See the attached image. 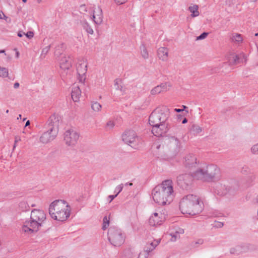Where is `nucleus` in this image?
Masks as SVG:
<instances>
[{
  "label": "nucleus",
  "instance_id": "obj_46",
  "mask_svg": "<svg viewBox=\"0 0 258 258\" xmlns=\"http://www.w3.org/2000/svg\"><path fill=\"white\" fill-rule=\"evenodd\" d=\"M127 1V0H114V2L117 5H120L125 3Z\"/></svg>",
  "mask_w": 258,
  "mask_h": 258
},
{
  "label": "nucleus",
  "instance_id": "obj_55",
  "mask_svg": "<svg viewBox=\"0 0 258 258\" xmlns=\"http://www.w3.org/2000/svg\"><path fill=\"white\" fill-rule=\"evenodd\" d=\"M187 122V119L186 118H184L182 120V123L183 124H184V123H186Z\"/></svg>",
  "mask_w": 258,
  "mask_h": 258
},
{
  "label": "nucleus",
  "instance_id": "obj_13",
  "mask_svg": "<svg viewBox=\"0 0 258 258\" xmlns=\"http://www.w3.org/2000/svg\"><path fill=\"white\" fill-rule=\"evenodd\" d=\"M152 126V133L157 137L164 136L168 131V123H163Z\"/></svg>",
  "mask_w": 258,
  "mask_h": 258
},
{
  "label": "nucleus",
  "instance_id": "obj_41",
  "mask_svg": "<svg viewBox=\"0 0 258 258\" xmlns=\"http://www.w3.org/2000/svg\"><path fill=\"white\" fill-rule=\"evenodd\" d=\"M208 35V33L204 32L202 33L200 36H198L197 38V40H202L207 37Z\"/></svg>",
  "mask_w": 258,
  "mask_h": 258
},
{
  "label": "nucleus",
  "instance_id": "obj_39",
  "mask_svg": "<svg viewBox=\"0 0 258 258\" xmlns=\"http://www.w3.org/2000/svg\"><path fill=\"white\" fill-rule=\"evenodd\" d=\"M233 40L237 42H241L242 40V37L240 34H236L233 37Z\"/></svg>",
  "mask_w": 258,
  "mask_h": 258
},
{
  "label": "nucleus",
  "instance_id": "obj_61",
  "mask_svg": "<svg viewBox=\"0 0 258 258\" xmlns=\"http://www.w3.org/2000/svg\"><path fill=\"white\" fill-rule=\"evenodd\" d=\"M5 51L4 50H0V53H5Z\"/></svg>",
  "mask_w": 258,
  "mask_h": 258
},
{
  "label": "nucleus",
  "instance_id": "obj_47",
  "mask_svg": "<svg viewBox=\"0 0 258 258\" xmlns=\"http://www.w3.org/2000/svg\"><path fill=\"white\" fill-rule=\"evenodd\" d=\"M80 11L84 12H86L87 11L86 6L85 5H82L80 6Z\"/></svg>",
  "mask_w": 258,
  "mask_h": 258
},
{
  "label": "nucleus",
  "instance_id": "obj_31",
  "mask_svg": "<svg viewBox=\"0 0 258 258\" xmlns=\"http://www.w3.org/2000/svg\"><path fill=\"white\" fill-rule=\"evenodd\" d=\"M190 131L195 134H199L202 132V128L198 125L193 124L190 129Z\"/></svg>",
  "mask_w": 258,
  "mask_h": 258
},
{
  "label": "nucleus",
  "instance_id": "obj_14",
  "mask_svg": "<svg viewBox=\"0 0 258 258\" xmlns=\"http://www.w3.org/2000/svg\"><path fill=\"white\" fill-rule=\"evenodd\" d=\"M47 130L44 132L40 136L39 141L42 144H47L53 140L56 137L58 133L50 130L46 129Z\"/></svg>",
  "mask_w": 258,
  "mask_h": 258
},
{
  "label": "nucleus",
  "instance_id": "obj_2",
  "mask_svg": "<svg viewBox=\"0 0 258 258\" xmlns=\"http://www.w3.org/2000/svg\"><path fill=\"white\" fill-rule=\"evenodd\" d=\"M204 204L196 195H187L183 197L179 203V209L183 214L195 215L203 210Z\"/></svg>",
  "mask_w": 258,
  "mask_h": 258
},
{
  "label": "nucleus",
  "instance_id": "obj_9",
  "mask_svg": "<svg viewBox=\"0 0 258 258\" xmlns=\"http://www.w3.org/2000/svg\"><path fill=\"white\" fill-rule=\"evenodd\" d=\"M206 181H212L219 174V168L214 164H204Z\"/></svg>",
  "mask_w": 258,
  "mask_h": 258
},
{
  "label": "nucleus",
  "instance_id": "obj_60",
  "mask_svg": "<svg viewBox=\"0 0 258 258\" xmlns=\"http://www.w3.org/2000/svg\"><path fill=\"white\" fill-rule=\"evenodd\" d=\"M255 201L256 203H258V195L255 198Z\"/></svg>",
  "mask_w": 258,
  "mask_h": 258
},
{
  "label": "nucleus",
  "instance_id": "obj_16",
  "mask_svg": "<svg viewBox=\"0 0 258 258\" xmlns=\"http://www.w3.org/2000/svg\"><path fill=\"white\" fill-rule=\"evenodd\" d=\"M197 159L195 155L189 154L185 156L184 161L185 167L191 170L195 168L197 165Z\"/></svg>",
  "mask_w": 258,
  "mask_h": 258
},
{
  "label": "nucleus",
  "instance_id": "obj_30",
  "mask_svg": "<svg viewBox=\"0 0 258 258\" xmlns=\"http://www.w3.org/2000/svg\"><path fill=\"white\" fill-rule=\"evenodd\" d=\"M19 207L20 209L22 211H27L29 210L30 207L27 202L26 201H21L20 202L19 204Z\"/></svg>",
  "mask_w": 258,
  "mask_h": 258
},
{
  "label": "nucleus",
  "instance_id": "obj_21",
  "mask_svg": "<svg viewBox=\"0 0 258 258\" xmlns=\"http://www.w3.org/2000/svg\"><path fill=\"white\" fill-rule=\"evenodd\" d=\"M167 90V83H163L153 88L150 93L151 95H155L161 92H166Z\"/></svg>",
  "mask_w": 258,
  "mask_h": 258
},
{
  "label": "nucleus",
  "instance_id": "obj_29",
  "mask_svg": "<svg viewBox=\"0 0 258 258\" xmlns=\"http://www.w3.org/2000/svg\"><path fill=\"white\" fill-rule=\"evenodd\" d=\"M189 11L192 13L191 16L192 17H197L199 15L200 13L198 11V6L197 5H194L188 8Z\"/></svg>",
  "mask_w": 258,
  "mask_h": 258
},
{
  "label": "nucleus",
  "instance_id": "obj_7",
  "mask_svg": "<svg viewBox=\"0 0 258 258\" xmlns=\"http://www.w3.org/2000/svg\"><path fill=\"white\" fill-rule=\"evenodd\" d=\"M79 137L80 135L76 131L69 129L64 134V141L67 145L73 147L77 144Z\"/></svg>",
  "mask_w": 258,
  "mask_h": 258
},
{
  "label": "nucleus",
  "instance_id": "obj_17",
  "mask_svg": "<svg viewBox=\"0 0 258 258\" xmlns=\"http://www.w3.org/2000/svg\"><path fill=\"white\" fill-rule=\"evenodd\" d=\"M167 144L169 149L175 153L178 152L181 148L179 140L174 137L168 138Z\"/></svg>",
  "mask_w": 258,
  "mask_h": 258
},
{
  "label": "nucleus",
  "instance_id": "obj_25",
  "mask_svg": "<svg viewBox=\"0 0 258 258\" xmlns=\"http://www.w3.org/2000/svg\"><path fill=\"white\" fill-rule=\"evenodd\" d=\"M114 82L116 90H119L123 93L125 92V90L122 85V82L121 79H116L114 81Z\"/></svg>",
  "mask_w": 258,
  "mask_h": 258
},
{
  "label": "nucleus",
  "instance_id": "obj_36",
  "mask_svg": "<svg viewBox=\"0 0 258 258\" xmlns=\"http://www.w3.org/2000/svg\"><path fill=\"white\" fill-rule=\"evenodd\" d=\"M251 152L253 154L258 155V143L253 145L251 148Z\"/></svg>",
  "mask_w": 258,
  "mask_h": 258
},
{
  "label": "nucleus",
  "instance_id": "obj_58",
  "mask_svg": "<svg viewBox=\"0 0 258 258\" xmlns=\"http://www.w3.org/2000/svg\"><path fill=\"white\" fill-rule=\"evenodd\" d=\"M125 186H127V185L132 186L133 183L132 182H127L125 184Z\"/></svg>",
  "mask_w": 258,
  "mask_h": 258
},
{
  "label": "nucleus",
  "instance_id": "obj_52",
  "mask_svg": "<svg viewBox=\"0 0 258 258\" xmlns=\"http://www.w3.org/2000/svg\"><path fill=\"white\" fill-rule=\"evenodd\" d=\"M223 226V223H221V222H218V224L216 225L217 227H222Z\"/></svg>",
  "mask_w": 258,
  "mask_h": 258
},
{
  "label": "nucleus",
  "instance_id": "obj_15",
  "mask_svg": "<svg viewBox=\"0 0 258 258\" xmlns=\"http://www.w3.org/2000/svg\"><path fill=\"white\" fill-rule=\"evenodd\" d=\"M215 192L220 196L232 195L235 193L234 190L231 187L221 183H218L216 186Z\"/></svg>",
  "mask_w": 258,
  "mask_h": 258
},
{
  "label": "nucleus",
  "instance_id": "obj_11",
  "mask_svg": "<svg viewBox=\"0 0 258 258\" xmlns=\"http://www.w3.org/2000/svg\"><path fill=\"white\" fill-rule=\"evenodd\" d=\"M59 122V117L57 115L53 114L47 120L45 124V128L58 133Z\"/></svg>",
  "mask_w": 258,
  "mask_h": 258
},
{
  "label": "nucleus",
  "instance_id": "obj_1",
  "mask_svg": "<svg viewBox=\"0 0 258 258\" xmlns=\"http://www.w3.org/2000/svg\"><path fill=\"white\" fill-rule=\"evenodd\" d=\"M152 195L155 202L159 205L169 204L174 197L172 180H166L156 186L153 189Z\"/></svg>",
  "mask_w": 258,
  "mask_h": 258
},
{
  "label": "nucleus",
  "instance_id": "obj_38",
  "mask_svg": "<svg viewBox=\"0 0 258 258\" xmlns=\"http://www.w3.org/2000/svg\"><path fill=\"white\" fill-rule=\"evenodd\" d=\"M123 187V184H120L117 186L115 189L114 192H116V195L117 196L120 192L121 191Z\"/></svg>",
  "mask_w": 258,
  "mask_h": 258
},
{
  "label": "nucleus",
  "instance_id": "obj_28",
  "mask_svg": "<svg viewBox=\"0 0 258 258\" xmlns=\"http://www.w3.org/2000/svg\"><path fill=\"white\" fill-rule=\"evenodd\" d=\"M156 247V245H154V242H151L149 244H147L144 248L143 251L146 252L149 255L150 252L152 251Z\"/></svg>",
  "mask_w": 258,
  "mask_h": 258
},
{
  "label": "nucleus",
  "instance_id": "obj_49",
  "mask_svg": "<svg viewBox=\"0 0 258 258\" xmlns=\"http://www.w3.org/2000/svg\"><path fill=\"white\" fill-rule=\"evenodd\" d=\"M25 33L22 31L19 32L18 33V36L20 37H22Z\"/></svg>",
  "mask_w": 258,
  "mask_h": 258
},
{
  "label": "nucleus",
  "instance_id": "obj_23",
  "mask_svg": "<svg viewBox=\"0 0 258 258\" xmlns=\"http://www.w3.org/2000/svg\"><path fill=\"white\" fill-rule=\"evenodd\" d=\"M72 98L75 102L79 101L80 97L81 95V91L80 87L78 86H74L72 90Z\"/></svg>",
  "mask_w": 258,
  "mask_h": 258
},
{
  "label": "nucleus",
  "instance_id": "obj_50",
  "mask_svg": "<svg viewBox=\"0 0 258 258\" xmlns=\"http://www.w3.org/2000/svg\"><path fill=\"white\" fill-rule=\"evenodd\" d=\"M176 232L179 235L180 234H183L184 233V230L182 229H180L179 231Z\"/></svg>",
  "mask_w": 258,
  "mask_h": 258
},
{
  "label": "nucleus",
  "instance_id": "obj_37",
  "mask_svg": "<svg viewBox=\"0 0 258 258\" xmlns=\"http://www.w3.org/2000/svg\"><path fill=\"white\" fill-rule=\"evenodd\" d=\"M50 48V45L47 46L45 48H44L42 50L41 56H43L44 57H45V55L49 51Z\"/></svg>",
  "mask_w": 258,
  "mask_h": 258
},
{
  "label": "nucleus",
  "instance_id": "obj_20",
  "mask_svg": "<svg viewBox=\"0 0 258 258\" xmlns=\"http://www.w3.org/2000/svg\"><path fill=\"white\" fill-rule=\"evenodd\" d=\"M103 13L102 9L98 7L94 10L93 20L96 25H100L103 21Z\"/></svg>",
  "mask_w": 258,
  "mask_h": 258
},
{
  "label": "nucleus",
  "instance_id": "obj_26",
  "mask_svg": "<svg viewBox=\"0 0 258 258\" xmlns=\"http://www.w3.org/2000/svg\"><path fill=\"white\" fill-rule=\"evenodd\" d=\"M81 25L85 31L90 34H93L94 31L88 23L86 20H83L81 21Z\"/></svg>",
  "mask_w": 258,
  "mask_h": 258
},
{
  "label": "nucleus",
  "instance_id": "obj_40",
  "mask_svg": "<svg viewBox=\"0 0 258 258\" xmlns=\"http://www.w3.org/2000/svg\"><path fill=\"white\" fill-rule=\"evenodd\" d=\"M170 235L172 237L171 240L173 241H176L177 239H179L180 238V236L176 232L174 233H171Z\"/></svg>",
  "mask_w": 258,
  "mask_h": 258
},
{
  "label": "nucleus",
  "instance_id": "obj_45",
  "mask_svg": "<svg viewBox=\"0 0 258 258\" xmlns=\"http://www.w3.org/2000/svg\"><path fill=\"white\" fill-rule=\"evenodd\" d=\"M25 35L29 39H31L33 37L34 33L32 31H29L27 33H25Z\"/></svg>",
  "mask_w": 258,
  "mask_h": 258
},
{
  "label": "nucleus",
  "instance_id": "obj_3",
  "mask_svg": "<svg viewBox=\"0 0 258 258\" xmlns=\"http://www.w3.org/2000/svg\"><path fill=\"white\" fill-rule=\"evenodd\" d=\"M48 211L51 218L63 222L66 221L70 217L71 207L66 201L58 200L50 204Z\"/></svg>",
  "mask_w": 258,
  "mask_h": 258
},
{
  "label": "nucleus",
  "instance_id": "obj_44",
  "mask_svg": "<svg viewBox=\"0 0 258 258\" xmlns=\"http://www.w3.org/2000/svg\"><path fill=\"white\" fill-rule=\"evenodd\" d=\"M204 242V240L202 239H199L198 241L192 242V245L194 246H196L197 244H202Z\"/></svg>",
  "mask_w": 258,
  "mask_h": 258
},
{
  "label": "nucleus",
  "instance_id": "obj_27",
  "mask_svg": "<svg viewBox=\"0 0 258 258\" xmlns=\"http://www.w3.org/2000/svg\"><path fill=\"white\" fill-rule=\"evenodd\" d=\"M228 62L231 65L236 64L239 62V57L238 55L232 53L228 56Z\"/></svg>",
  "mask_w": 258,
  "mask_h": 258
},
{
  "label": "nucleus",
  "instance_id": "obj_24",
  "mask_svg": "<svg viewBox=\"0 0 258 258\" xmlns=\"http://www.w3.org/2000/svg\"><path fill=\"white\" fill-rule=\"evenodd\" d=\"M168 50L166 47H160L158 50V56L159 59L163 61L168 59Z\"/></svg>",
  "mask_w": 258,
  "mask_h": 258
},
{
  "label": "nucleus",
  "instance_id": "obj_22",
  "mask_svg": "<svg viewBox=\"0 0 258 258\" xmlns=\"http://www.w3.org/2000/svg\"><path fill=\"white\" fill-rule=\"evenodd\" d=\"M162 221V218L157 213H154L149 219V223L152 226L161 224Z\"/></svg>",
  "mask_w": 258,
  "mask_h": 258
},
{
  "label": "nucleus",
  "instance_id": "obj_59",
  "mask_svg": "<svg viewBox=\"0 0 258 258\" xmlns=\"http://www.w3.org/2000/svg\"><path fill=\"white\" fill-rule=\"evenodd\" d=\"M30 122L29 120H27L26 122L25 126H27L30 124Z\"/></svg>",
  "mask_w": 258,
  "mask_h": 258
},
{
  "label": "nucleus",
  "instance_id": "obj_34",
  "mask_svg": "<svg viewBox=\"0 0 258 258\" xmlns=\"http://www.w3.org/2000/svg\"><path fill=\"white\" fill-rule=\"evenodd\" d=\"M8 70L6 68L0 67V77L6 78L8 76Z\"/></svg>",
  "mask_w": 258,
  "mask_h": 258
},
{
  "label": "nucleus",
  "instance_id": "obj_51",
  "mask_svg": "<svg viewBox=\"0 0 258 258\" xmlns=\"http://www.w3.org/2000/svg\"><path fill=\"white\" fill-rule=\"evenodd\" d=\"M19 87V83L16 82V83H15L14 84V87L15 88H18Z\"/></svg>",
  "mask_w": 258,
  "mask_h": 258
},
{
  "label": "nucleus",
  "instance_id": "obj_18",
  "mask_svg": "<svg viewBox=\"0 0 258 258\" xmlns=\"http://www.w3.org/2000/svg\"><path fill=\"white\" fill-rule=\"evenodd\" d=\"M205 173V169L204 164H203L200 166L195 171L192 173V178L198 179L201 180L202 181H206V174Z\"/></svg>",
  "mask_w": 258,
  "mask_h": 258
},
{
  "label": "nucleus",
  "instance_id": "obj_42",
  "mask_svg": "<svg viewBox=\"0 0 258 258\" xmlns=\"http://www.w3.org/2000/svg\"><path fill=\"white\" fill-rule=\"evenodd\" d=\"M149 255L146 252L143 251L139 253L138 258H148Z\"/></svg>",
  "mask_w": 258,
  "mask_h": 258
},
{
  "label": "nucleus",
  "instance_id": "obj_33",
  "mask_svg": "<svg viewBox=\"0 0 258 258\" xmlns=\"http://www.w3.org/2000/svg\"><path fill=\"white\" fill-rule=\"evenodd\" d=\"M109 224V218L107 217L106 216L104 217L103 219V225H102V229L105 230L108 227Z\"/></svg>",
  "mask_w": 258,
  "mask_h": 258
},
{
  "label": "nucleus",
  "instance_id": "obj_62",
  "mask_svg": "<svg viewBox=\"0 0 258 258\" xmlns=\"http://www.w3.org/2000/svg\"><path fill=\"white\" fill-rule=\"evenodd\" d=\"M21 114H19V116L17 118V119H21Z\"/></svg>",
  "mask_w": 258,
  "mask_h": 258
},
{
  "label": "nucleus",
  "instance_id": "obj_4",
  "mask_svg": "<svg viewBox=\"0 0 258 258\" xmlns=\"http://www.w3.org/2000/svg\"><path fill=\"white\" fill-rule=\"evenodd\" d=\"M46 219V214L42 210L33 209L31 211L30 220L26 221L22 227V231L32 233L38 231Z\"/></svg>",
  "mask_w": 258,
  "mask_h": 258
},
{
  "label": "nucleus",
  "instance_id": "obj_32",
  "mask_svg": "<svg viewBox=\"0 0 258 258\" xmlns=\"http://www.w3.org/2000/svg\"><path fill=\"white\" fill-rule=\"evenodd\" d=\"M102 107L101 105L97 102H93L91 105L92 109L96 112H98L100 110L101 108Z\"/></svg>",
  "mask_w": 258,
  "mask_h": 258
},
{
  "label": "nucleus",
  "instance_id": "obj_57",
  "mask_svg": "<svg viewBox=\"0 0 258 258\" xmlns=\"http://www.w3.org/2000/svg\"><path fill=\"white\" fill-rule=\"evenodd\" d=\"M160 240H157L156 241V242L154 243V245H156V246L159 244V243H160Z\"/></svg>",
  "mask_w": 258,
  "mask_h": 258
},
{
  "label": "nucleus",
  "instance_id": "obj_54",
  "mask_svg": "<svg viewBox=\"0 0 258 258\" xmlns=\"http://www.w3.org/2000/svg\"><path fill=\"white\" fill-rule=\"evenodd\" d=\"M20 140H21L20 138H17V137H16V138H15V143H16V144H17V143L18 142L20 141Z\"/></svg>",
  "mask_w": 258,
  "mask_h": 258
},
{
  "label": "nucleus",
  "instance_id": "obj_56",
  "mask_svg": "<svg viewBox=\"0 0 258 258\" xmlns=\"http://www.w3.org/2000/svg\"><path fill=\"white\" fill-rule=\"evenodd\" d=\"M3 16H4V14L2 11L0 10V19L3 18Z\"/></svg>",
  "mask_w": 258,
  "mask_h": 258
},
{
  "label": "nucleus",
  "instance_id": "obj_53",
  "mask_svg": "<svg viewBox=\"0 0 258 258\" xmlns=\"http://www.w3.org/2000/svg\"><path fill=\"white\" fill-rule=\"evenodd\" d=\"M174 110H175V111H176L177 112H180L182 111L183 110V109L175 108V109H174Z\"/></svg>",
  "mask_w": 258,
  "mask_h": 258
},
{
  "label": "nucleus",
  "instance_id": "obj_10",
  "mask_svg": "<svg viewBox=\"0 0 258 258\" xmlns=\"http://www.w3.org/2000/svg\"><path fill=\"white\" fill-rule=\"evenodd\" d=\"M122 141L126 144L132 146L139 140L136 132L133 130L126 131L122 135Z\"/></svg>",
  "mask_w": 258,
  "mask_h": 258
},
{
  "label": "nucleus",
  "instance_id": "obj_63",
  "mask_svg": "<svg viewBox=\"0 0 258 258\" xmlns=\"http://www.w3.org/2000/svg\"><path fill=\"white\" fill-rule=\"evenodd\" d=\"M16 147V143H14V146H13V150L15 149Z\"/></svg>",
  "mask_w": 258,
  "mask_h": 258
},
{
  "label": "nucleus",
  "instance_id": "obj_6",
  "mask_svg": "<svg viewBox=\"0 0 258 258\" xmlns=\"http://www.w3.org/2000/svg\"><path fill=\"white\" fill-rule=\"evenodd\" d=\"M107 236L109 242L114 246H120L125 241V234L120 228L116 227H110L108 229Z\"/></svg>",
  "mask_w": 258,
  "mask_h": 258
},
{
  "label": "nucleus",
  "instance_id": "obj_35",
  "mask_svg": "<svg viewBox=\"0 0 258 258\" xmlns=\"http://www.w3.org/2000/svg\"><path fill=\"white\" fill-rule=\"evenodd\" d=\"M141 54L144 58H147L148 57V53L145 46V45H142L141 46Z\"/></svg>",
  "mask_w": 258,
  "mask_h": 258
},
{
  "label": "nucleus",
  "instance_id": "obj_19",
  "mask_svg": "<svg viewBox=\"0 0 258 258\" xmlns=\"http://www.w3.org/2000/svg\"><path fill=\"white\" fill-rule=\"evenodd\" d=\"M59 63L61 69L68 70L72 66V59L70 56L63 54L61 56Z\"/></svg>",
  "mask_w": 258,
  "mask_h": 258
},
{
  "label": "nucleus",
  "instance_id": "obj_64",
  "mask_svg": "<svg viewBox=\"0 0 258 258\" xmlns=\"http://www.w3.org/2000/svg\"><path fill=\"white\" fill-rule=\"evenodd\" d=\"M255 36H258V33H255Z\"/></svg>",
  "mask_w": 258,
  "mask_h": 258
},
{
  "label": "nucleus",
  "instance_id": "obj_12",
  "mask_svg": "<svg viewBox=\"0 0 258 258\" xmlns=\"http://www.w3.org/2000/svg\"><path fill=\"white\" fill-rule=\"evenodd\" d=\"M87 63L83 59L79 61L77 66V71L78 75V79L79 81L82 83L85 82L86 80V74L87 71Z\"/></svg>",
  "mask_w": 258,
  "mask_h": 258
},
{
  "label": "nucleus",
  "instance_id": "obj_43",
  "mask_svg": "<svg viewBox=\"0 0 258 258\" xmlns=\"http://www.w3.org/2000/svg\"><path fill=\"white\" fill-rule=\"evenodd\" d=\"M115 125L114 122L112 120H109L106 123V127L109 128H112Z\"/></svg>",
  "mask_w": 258,
  "mask_h": 258
},
{
  "label": "nucleus",
  "instance_id": "obj_48",
  "mask_svg": "<svg viewBox=\"0 0 258 258\" xmlns=\"http://www.w3.org/2000/svg\"><path fill=\"white\" fill-rule=\"evenodd\" d=\"M116 196V195L109 196L108 198L110 199L109 202H111Z\"/></svg>",
  "mask_w": 258,
  "mask_h": 258
},
{
  "label": "nucleus",
  "instance_id": "obj_8",
  "mask_svg": "<svg viewBox=\"0 0 258 258\" xmlns=\"http://www.w3.org/2000/svg\"><path fill=\"white\" fill-rule=\"evenodd\" d=\"M192 176L189 174H180L177 177V184L183 189H188L191 186Z\"/></svg>",
  "mask_w": 258,
  "mask_h": 258
},
{
  "label": "nucleus",
  "instance_id": "obj_5",
  "mask_svg": "<svg viewBox=\"0 0 258 258\" xmlns=\"http://www.w3.org/2000/svg\"><path fill=\"white\" fill-rule=\"evenodd\" d=\"M169 116V109L166 106H159L155 109L150 114L149 122L151 125L167 123Z\"/></svg>",
  "mask_w": 258,
  "mask_h": 258
}]
</instances>
